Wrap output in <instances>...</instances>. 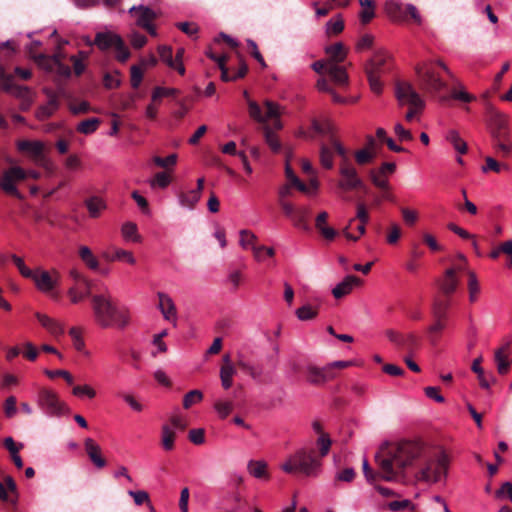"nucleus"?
Returning <instances> with one entry per match:
<instances>
[{
    "mask_svg": "<svg viewBox=\"0 0 512 512\" xmlns=\"http://www.w3.org/2000/svg\"><path fill=\"white\" fill-rule=\"evenodd\" d=\"M425 448L412 441H403L400 443L384 444L375 455V462L378 470L375 472L369 465L367 459L363 460V473L366 480L370 483L378 478L385 481H399L408 467L423 455Z\"/></svg>",
    "mask_w": 512,
    "mask_h": 512,
    "instance_id": "1",
    "label": "nucleus"
},
{
    "mask_svg": "<svg viewBox=\"0 0 512 512\" xmlns=\"http://www.w3.org/2000/svg\"><path fill=\"white\" fill-rule=\"evenodd\" d=\"M95 323L101 328L123 329L129 324L130 316L124 307L114 301L108 289L91 297Z\"/></svg>",
    "mask_w": 512,
    "mask_h": 512,
    "instance_id": "2",
    "label": "nucleus"
},
{
    "mask_svg": "<svg viewBox=\"0 0 512 512\" xmlns=\"http://www.w3.org/2000/svg\"><path fill=\"white\" fill-rule=\"evenodd\" d=\"M441 71L450 78L454 77L450 69L440 60L418 63L415 66V73L419 88L433 96H436L442 90H446L448 85L442 78Z\"/></svg>",
    "mask_w": 512,
    "mask_h": 512,
    "instance_id": "3",
    "label": "nucleus"
},
{
    "mask_svg": "<svg viewBox=\"0 0 512 512\" xmlns=\"http://www.w3.org/2000/svg\"><path fill=\"white\" fill-rule=\"evenodd\" d=\"M332 142L337 154L341 157L339 165L340 179L337 181V188L341 192L339 195L343 200L349 201L350 197L346 195L347 192L357 189L365 190L366 187L351 163L347 149L338 140L333 139Z\"/></svg>",
    "mask_w": 512,
    "mask_h": 512,
    "instance_id": "4",
    "label": "nucleus"
},
{
    "mask_svg": "<svg viewBox=\"0 0 512 512\" xmlns=\"http://www.w3.org/2000/svg\"><path fill=\"white\" fill-rule=\"evenodd\" d=\"M322 460L313 449H300L281 465L284 472L302 474L306 477H317L321 472Z\"/></svg>",
    "mask_w": 512,
    "mask_h": 512,
    "instance_id": "5",
    "label": "nucleus"
},
{
    "mask_svg": "<svg viewBox=\"0 0 512 512\" xmlns=\"http://www.w3.org/2000/svg\"><path fill=\"white\" fill-rule=\"evenodd\" d=\"M325 52L330 57L328 74L331 80L340 87L346 86L348 84V74L345 68L339 64L345 60L347 49L341 42H338L327 46Z\"/></svg>",
    "mask_w": 512,
    "mask_h": 512,
    "instance_id": "6",
    "label": "nucleus"
},
{
    "mask_svg": "<svg viewBox=\"0 0 512 512\" xmlns=\"http://www.w3.org/2000/svg\"><path fill=\"white\" fill-rule=\"evenodd\" d=\"M28 176L38 180L41 174L35 170L25 171L19 166H12L3 171L0 178V188L8 195L17 199H23V195L17 189L16 183L24 181Z\"/></svg>",
    "mask_w": 512,
    "mask_h": 512,
    "instance_id": "7",
    "label": "nucleus"
},
{
    "mask_svg": "<svg viewBox=\"0 0 512 512\" xmlns=\"http://www.w3.org/2000/svg\"><path fill=\"white\" fill-rule=\"evenodd\" d=\"M389 56L382 51L374 53L371 59L365 64V73L368 78V82L371 90L380 94L382 92L381 76L387 71V61Z\"/></svg>",
    "mask_w": 512,
    "mask_h": 512,
    "instance_id": "8",
    "label": "nucleus"
},
{
    "mask_svg": "<svg viewBox=\"0 0 512 512\" xmlns=\"http://www.w3.org/2000/svg\"><path fill=\"white\" fill-rule=\"evenodd\" d=\"M94 43L101 51L114 50L115 58L120 62H125L130 57L129 49L123 39L113 32H98Z\"/></svg>",
    "mask_w": 512,
    "mask_h": 512,
    "instance_id": "9",
    "label": "nucleus"
},
{
    "mask_svg": "<svg viewBox=\"0 0 512 512\" xmlns=\"http://www.w3.org/2000/svg\"><path fill=\"white\" fill-rule=\"evenodd\" d=\"M448 466V455L444 451H436L421 469V479L426 482H438L442 477H446Z\"/></svg>",
    "mask_w": 512,
    "mask_h": 512,
    "instance_id": "10",
    "label": "nucleus"
},
{
    "mask_svg": "<svg viewBox=\"0 0 512 512\" xmlns=\"http://www.w3.org/2000/svg\"><path fill=\"white\" fill-rule=\"evenodd\" d=\"M487 121L492 140L510 139L509 116L495 106L487 104Z\"/></svg>",
    "mask_w": 512,
    "mask_h": 512,
    "instance_id": "11",
    "label": "nucleus"
},
{
    "mask_svg": "<svg viewBox=\"0 0 512 512\" xmlns=\"http://www.w3.org/2000/svg\"><path fill=\"white\" fill-rule=\"evenodd\" d=\"M266 112L262 113L261 107L254 101H249V114L250 116L256 120L257 122L266 124L267 120L271 119L273 121V128L276 130H280L282 128V123L279 119L280 110L278 104L275 102L266 100L265 103Z\"/></svg>",
    "mask_w": 512,
    "mask_h": 512,
    "instance_id": "12",
    "label": "nucleus"
},
{
    "mask_svg": "<svg viewBox=\"0 0 512 512\" xmlns=\"http://www.w3.org/2000/svg\"><path fill=\"white\" fill-rule=\"evenodd\" d=\"M38 405L45 414L50 416H60L66 410V405L59 399L58 394L47 388L39 391Z\"/></svg>",
    "mask_w": 512,
    "mask_h": 512,
    "instance_id": "13",
    "label": "nucleus"
},
{
    "mask_svg": "<svg viewBox=\"0 0 512 512\" xmlns=\"http://www.w3.org/2000/svg\"><path fill=\"white\" fill-rule=\"evenodd\" d=\"M385 335L397 349L405 351L408 355H413L420 346V340L414 333L387 329Z\"/></svg>",
    "mask_w": 512,
    "mask_h": 512,
    "instance_id": "14",
    "label": "nucleus"
},
{
    "mask_svg": "<svg viewBox=\"0 0 512 512\" xmlns=\"http://www.w3.org/2000/svg\"><path fill=\"white\" fill-rule=\"evenodd\" d=\"M395 96L399 105L425 107V102L415 90L414 86L407 81H397L395 85Z\"/></svg>",
    "mask_w": 512,
    "mask_h": 512,
    "instance_id": "15",
    "label": "nucleus"
},
{
    "mask_svg": "<svg viewBox=\"0 0 512 512\" xmlns=\"http://www.w3.org/2000/svg\"><path fill=\"white\" fill-rule=\"evenodd\" d=\"M60 54H55L52 57L45 54L33 55V60L39 67L48 71L55 72L57 75L63 78H69L71 76V69L68 65L64 64L61 60Z\"/></svg>",
    "mask_w": 512,
    "mask_h": 512,
    "instance_id": "16",
    "label": "nucleus"
},
{
    "mask_svg": "<svg viewBox=\"0 0 512 512\" xmlns=\"http://www.w3.org/2000/svg\"><path fill=\"white\" fill-rule=\"evenodd\" d=\"M387 13L394 19L408 21L411 19L416 24H421V16L418 9L412 4H402L396 1L386 3Z\"/></svg>",
    "mask_w": 512,
    "mask_h": 512,
    "instance_id": "17",
    "label": "nucleus"
},
{
    "mask_svg": "<svg viewBox=\"0 0 512 512\" xmlns=\"http://www.w3.org/2000/svg\"><path fill=\"white\" fill-rule=\"evenodd\" d=\"M17 149L21 153L27 154L38 165L46 167L45 144L38 140H18Z\"/></svg>",
    "mask_w": 512,
    "mask_h": 512,
    "instance_id": "18",
    "label": "nucleus"
},
{
    "mask_svg": "<svg viewBox=\"0 0 512 512\" xmlns=\"http://www.w3.org/2000/svg\"><path fill=\"white\" fill-rule=\"evenodd\" d=\"M60 275L57 271H36L32 280L36 287L43 293L49 294L52 298L58 299L59 294L54 291L59 284Z\"/></svg>",
    "mask_w": 512,
    "mask_h": 512,
    "instance_id": "19",
    "label": "nucleus"
},
{
    "mask_svg": "<svg viewBox=\"0 0 512 512\" xmlns=\"http://www.w3.org/2000/svg\"><path fill=\"white\" fill-rule=\"evenodd\" d=\"M335 376L336 374L335 371H332V366L318 368L316 366L310 365L306 371V379L313 385H322L327 381L335 378Z\"/></svg>",
    "mask_w": 512,
    "mask_h": 512,
    "instance_id": "20",
    "label": "nucleus"
},
{
    "mask_svg": "<svg viewBox=\"0 0 512 512\" xmlns=\"http://www.w3.org/2000/svg\"><path fill=\"white\" fill-rule=\"evenodd\" d=\"M0 500L11 505H16L17 503V485L11 476H5L4 483L0 482Z\"/></svg>",
    "mask_w": 512,
    "mask_h": 512,
    "instance_id": "21",
    "label": "nucleus"
},
{
    "mask_svg": "<svg viewBox=\"0 0 512 512\" xmlns=\"http://www.w3.org/2000/svg\"><path fill=\"white\" fill-rule=\"evenodd\" d=\"M236 367L232 363L230 355L226 354L223 356V363L220 368V379L224 389L231 388L233 384V377L236 375Z\"/></svg>",
    "mask_w": 512,
    "mask_h": 512,
    "instance_id": "22",
    "label": "nucleus"
},
{
    "mask_svg": "<svg viewBox=\"0 0 512 512\" xmlns=\"http://www.w3.org/2000/svg\"><path fill=\"white\" fill-rule=\"evenodd\" d=\"M459 280L456 276V269L449 268L445 271L443 280L439 283L440 291L444 297H450L457 289Z\"/></svg>",
    "mask_w": 512,
    "mask_h": 512,
    "instance_id": "23",
    "label": "nucleus"
},
{
    "mask_svg": "<svg viewBox=\"0 0 512 512\" xmlns=\"http://www.w3.org/2000/svg\"><path fill=\"white\" fill-rule=\"evenodd\" d=\"M84 447L89 459L97 468L101 469L106 466V460L101 455V448L92 438L85 439Z\"/></svg>",
    "mask_w": 512,
    "mask_h": 512,
    "instance_id": "24",
    "label": "nucleus"
},
{
    "mask_svg": "<svg viewBox=\"0 0 512 512\" xmlns=\"http://www.w3.org/2000/svg\"><path fill=\"white\" fill-rule=\"evenodd\" d=\"M361 284L362 281L360 278H358L355 275H348L343 279V281H341L333 288L332 294L336 299H340L348 295L352 291L354 286H358Z\"/></svg>",
    "mask_w": 512,
    "mask_h": 512,
    "instance_id": "25",
    "label": "nucleus"
},
{
    "mask_svg": "<svg viewBox=\"0 0 512 512\" xmlns=\"http://www.w3.org/2000/svg\"><path fill=\"white\" fill-rule=\"evenodd\" d=\"M129 12L132 15L137 16L136 23L138 26L144 28L152 23V21L156 18V13L151 10L149 7L140 5L133 6Z\"/></svg>",
    "mask_w": 512,
    "mask_h": 512,
    "instance_id": "26",
    "label": "nucleus"
},
{
    "mask_svg": "<svg viewBox=\"0 0 512 512\" xmlns=\"http://www.w3.org/2000/svg\"><path fill=\"white\" fill-rule=\"evenodd\" d=\"M157 296L159 299L158 307L164 318L168 321H175L177 311L172 298L163 292H158Z\"/></svg>",
    "mask_w": 512,
    "mask_h": 512,
    "instance_id": "27",
    "label": "nucleus"
},
{
    "mask_svg": "<svg viewBox=\"0 0 512 512\" xmlns=\"http://www.w3.org/2000/svg\"><path fill=\"white\" fill-rule=\"evenodd\" d=\"M449 99H454L457 101H461L464 103H470L476 100V97L470 93H468L464 86L459 83L458 86L453 87L450 90V96L442 95L439 97V101L441 103L447 102Z\"/></svg>",
    "mask_w": 512,
    "mask_h": 512,
    "instance_id": "28",
    "label": "nucleus"
},
{
    "mask_svg": "<svg viewBox=\"0 0 512 512\" xmlns=\"http://www.w3.org/2000/svg\"><path fill=\"white\" fill-rule=\"evenodd\" d=\"M357 213L356 217L349 220L348 225L343 230V234L348 240L357 241L360 236H354L353 234L349 233L348 230L352 227V224L355 222L356 219H358L362 223H368L369 222V214L366 209V206L364 203H358L357 204Z\"/></svg>",
    "mask_w": 512,
    "mask_h": 512,
    "instance_id": "29",
    "label": "nucleus"
},
{
    "mask_svg": "<svg viewBox=\"0 0 512 512\" xmlns=\"http://www.w3.org/2000/svg\"><path fill=\"white\" fill-rule=\"evenodd\" d=\"M327 219V212L323 211L319 213L315 219V227L325 239L332 241L335 239L337 231L334 228L326 225Z\"/></svg>",
    "mask_w": 512,
    "mask_h": 512,
    "instance_id": "30",
    "label": "nucleus"
},
{
    "mask_svg": "<svg viewBox=\"0 0 512 512\" xmlns=\"http://www.w3.org/2000/svg\"><path fill=\"white\" fill-rule=\"evenodd\" d=\"M39 323L52 335L59 336L64 333L63 326L55 319L41 313H36Z\"/></svg>",
    "mask_w": 512,
    "mask_h": 512,
    "instance_id": "31",
    "label": "nucleus"
},
{
    "mask_svg": "<svg viewBox=\"0 0 512 512\" xmlns=\"http://www.w3.org/2000/svg\"><path fill=\"white\" fill-rule=\"evenodd\" d=\"M445 139L453 146V148L458 154L464 155L467 153L468 145L466 141L462 139L457 130L450 129L449 131H447Z\"/></svg>",
    "mask_w": 512,
    "mask_h": 512,
    "instance_id": "32",
    "label": "nucleus"
},
{
    "mask_svg": "<svg viewBox=\"0 0 512 512\" xmlns=\"http://www.w3.org/2000/svg\"><path fill=\"white\" fill-rule=\"evenodd\" d=\"M310 216V209L308 207L302 206L297 207L295 210V214L292 216L291 220L294 226L304 230L310 231V225L308 223V217Z\"/></svg>",
    "mask_w": 512,
    "mask_h": 512,
    "instance_id": "33",
    "label": "nucleus"
},
{
    "mask_svg": "<svg viewBox=\"0 0 512 512\" xmlns=\"http://www.w3.org/2000/svg\"><path fill=\"white\" fill-rule=\"evenodd\" d=\"M312 128L316 133L323 136H327L330 145L334 148L332 140H337V138L334 135V127L330 121L325 120L320 122L317 120H313Z\"/></svg>",
    "mask_w": 512,
    "mask_h": 512,
    "instance_id": "34",
    "label": "nucleus"
},
{
    "mask_svg": "<svg viewBox=\"0 0 512 512\" xmlns=\"http://www.w3.org/2000/svg\"><path fill=\"white\" fill-rule=\"evenodd\" d=\"M85 206L91 218H98L101 212L106 209L105 201L98 196H91L86 199Z\"/></svg>",
    "mask_w": 512,
    "mask_h": 512,
    "instance_id": "35",
    "label": "nucleus"
},
{
    "mask_svg": "<svg viewBox=\"0 0 512 512\" xmlns=\"http://www.w3.org/2000/svg\"><path fill=\"white\" fill-rule=\"evenodd\" d=\"M103 258L106 259L109 262H113L116 260L119 261H126L129 264H135L136 259L133 256L132 252L124 250V249H114L113 253L110 252H104L102 254Z\"/></svg>",
    "mask_w": 512,
    "mask_h": 512,
    "instance_id": "36",
    "label": "nucleus"
},
{
    "mask_svg": "<svg viewBox=\"0 0 512 512\" xmlns=\"http://www.w3.org/2000/svg\"><path fill=\"white\" fill-rule=\"evenodd\" d=\"M334 152L337 153L335 148H333L330 143L324 144L322 143L320 145V151H319V159L320 163L323 168L325 169H332L334 162H333V155Z\"/></svg>",
    "mask_w": 512,
    "mask_h": 512,
    "instance_id": "37",
    "label": "nucleus"
},
{
    "mask_svg": "<svg viewBox=\"0 0 512 512\" xmlns=\"http://www.w3.org/2000/svg\"><path fill=\"white\" fill-rule=\"evenodd\" d=\"M507 347H501L495 351L494 360L496 362L497 371L499 374L504 375L508 373L511 361L506 354Z\"/></svg>",
    "mask_w": 512,
    "mask_h": 512,
    "instance_id": "38",
    "label": "nucleus"
},
{
    "mask_svg": "<svg viewBox=\"0 0 512 512\" xmlns=\"http://www.w3.org/2000/svg\"><path fill=\"white\" fill-rule=\"evenodd\" d=\"M450 307L449 297L436 298L433 304L432 313L434 319H447V311Z\"/></svg>",
    "mask_w": 512,
    "mask_h": 512,
    "instance_id": "39",
    "label": "nucleus"
},
{
    "mask_svg": "<svg viewBox=\"0 0 512 512\" xmlns=\"http://www.w3.org/2000/svg\"><path fill=\"white\" fill-rule=\"evenodd\" d=\"M79 257L89 269L94 271L99 269V261L89 247L81 246L79 248Z\"/></svg>",
    "mask_w": 512,
    "mask_h": 512,
    "instance_id": "40",
    "label": "nucleus"
},
{
    "mask_svg": "<svg viewBox=\"0 0 512 512\" xmlns=\"http://www.w3.org/2000/svg\"><path fill=\"white\" fill-rule=\"evenodd\" d=\"M248 472L257 479H267V464L264 461L250 460L247 465Z\"/></svg>",
    "mask_w": 512,
    "mask_h": 512,
    "instance_id": "41",
    "label": "nucleus"
},
{
    "mask_svg": "<svg viewBox=\"0 0 512 512\" xmlns=\"http://www.w3.org/2000/svg\"><path fill=\"white\" fill-rule=\"evenodd\" d=\"M263 133L265 141L267 145L270 147V149L275 153H279L282 149V145L277 135L272 131L271 127L265 124L263 126Z\"/></svg>",
    "mask_w": 512,
    "mask_h": 512,
    "instance_id": "42",
    "label": "nucleus"
},
{
    "mask_svg": "<svg viewBox=\"0 0 512 512\" xmlns=\"http://www.w3.org/2000/svg\"><path fill=\"white\" fill-rule=\"evenodd\" d=\"M161 444L166 451H170L174 448V441L176 433L168 426L163 425L161 429Z\"/></svg>",
    "mask_w": 512,
    "mask_h": 512,
    "instance_id": "43",
    "label": "nucleus"
},
{
    "mask_svg": "<svg viewBox=\"0 0 512 512\" xmlns=\"http://www.w3.org/2000/svg\"><path fill=\"white\" fill-rule=\"evenodd\" d=\"M446 327L445 319H435V322L428 327V338L432 344H436L438 341L441 332Z\"/></svg>",
    "mask_w": 512,
    "mask_h": 512,
    "instance_id": "44",
    "label": "nucleus"
},
{
    "mask_svg": "<svg viewBox=\"0 0 512 512\" xmlns=\"http://www.w3.org/2000/svg\"><path fill=\"white\" fill-rule=\"evenodd\" d=\"M369 178L373 185L380 190H387L390 188L387 176L383 175L376 169L369 170Z\"/></svg>",
    "mask_w": 512,
    "mask_h": 512,
    "instance_id": "45",
    "label": "nucleus"
},
{
    "mask_svg": "<svg viewBox=\"0 0 512 512\" xmlns=\"http://www.w3.org/2000/svg\"><path fill=\"white\" fill-rule=\"evenodd\" d=\"M99 124H100V120L98 118H88V119L81 121L77 125L76 130L79 133L89 135L98 129Z\"/></svg>",
    "mask_w": 512,
    "mask_h": 512,
    "instance_id": "46",
    "label": "nucleus"
},
{
    "mask_svg": "<svg viewBox=\"0 0 512 512\" xmlns=\"http://www.w3.org/2000/svg\"><path fill=\"white\" fill-rule=\"evenodd\" d=\"M122 236L127 241L140 242L141 238L137 233V225L133 222H126L121 228Z\"/></svg>",
    "mask_w": 512,
    "mask_h": 512,
    "instance_id": "47",
    "label": "nucleus"
},
{
    "mask_svg": "<svg viewBox=\"0 0 512 512\" xmlns=\"http://www.w3.org/2000/svg\"><path fill=\"white\" fill-rule=\"evenodd\" d=\"M493 147L501 157H508L512 152V143L510 139L492 140Z\"/></svg>",
    "mask_w": 512,
    "mask_h": 512,
    "instance_id": "48",
    "label": "nucleus"
},
{
    "mask_svg": "<svg viewBox=\"0 0 512 512\" xmlns=\"http://www.w3.org/2000/svg\"><path fill=\"white\" fill-rule=\"evenodd\" d=\"M318 315V310L311 305H303L296 310V316L301 321L312 320Z\"/></svg>",
    "mask_w": 512,
    "mask_h": 512,
    "instance_id": "49",
    "label": "nucleus"
},
{
    "mask_svg": "<svg viewBox=\"0 0 512 512\" xmlns=\"http://www.w3.org/2000/svg\"><path fill=\"white\" fill-rule=\"evenodd\" d=\"M179 94V90L175 88L155 87L152 93V101L157 102L162 97H175Z\"/></svg>",
    "mask_w": 512,
    "mask_h": 512,
    "instance_id": "50",
    "label": "nucleus"
},
{
    "mask_svg": "<svg viewBox=\"0 0 512 512\" xmlns=\"http://www.w3.org/2000/svg\"><path fill=\"white\" fill-rule=\"evenodd\" d=\"M200 195L197 192H193L192 190L188 193H181L179 196L180 204L184 207L193 209L196 203L200 200Z\"/></svg>",
    "mask_w": 512,
    "mask_h": 512,
    "instance_id": "51",
    "label": "nucleus"
},
{
    "mask_svg": "<svg viewBox=\"0 0 512 512\" xmlns=\"http://www.w3.org/2000/svg\"><path fill=\"white\" fill-rule=\"evenodd\" d=\"M331 444L332 441L329 435L326 433H321V435L317 439V445L319 447V455L317 456L320 457L321 460L329 453Z\"/></svg>",
    "mask_w": 512,
    "mask_h": 512,
    "instance_id": "52",
    "label": "nucleus"
},
{
    "mask_svg": "<svg viewBox=\"0 0 512 512\" xmlns=\"http://www.w3.org/2000/svg\"><path fill=\"white\" fill-rule=\"evenodd\" d=\"M376 156L375 151L361 149L355 152V161L358 165H366L371 163Z\"/></svg>",
    "mask_w": 512,
    "mask_h": 512,
    "instance_id": "53",
    "label": "nucleus"
},
{
    "mask_svg": "<svg viewBox=\"0 0 512 512\" xmlns=\"http://www.w3.org/2000/svg\"><path fill=\"white\" fill-rule=\"evenodd\" d=\"M234 365L235 367H238L243 371L247 372L255 380H258L261 377V370L253 367L252 365L244 361V359L241 357L236 361V364Z\"/></svg>",
    "mask_w": 512,
    "mask_h": 512,
    "instance_id": "54",
    "label": "nucleus"
},
{
    "mask_svg": "<svg viewBox=\"0 0 512 512\" xmlns=\"http://www.w3.org/2000/svg\"><path fill=\"white\" fill-rule=\"evenodd\" d=\"M11 259L23 277L28 279H32V277H34L36 271H33L30 268H28L21 257L13 254L11 256Z\"/></svg>",
    "mask_w": 512,
    "mask_h": 512,
    "instance_id": "55",
    "label": "nucleus"
},
{
    "mask_svg": "<svg viewBox=\"0 0 512 512\" xmlns=\"http://www.w3.org/2000/svg\"><path fill=\"white\" fill-rule=\"evenodd\" d=\"M203 399V393L200 390H191L183 398V407L189 409L192 405Z\"/></svg>",
    "mask_w": 512,
    "mask_h": 512,
    "instance_id": "56",
    "label": "nucleus"
},
{
    "mask_svg": "<svg viewBox=\"0 0 512 512\" xmlns=\"http://www.w3.org/2000/svg\"><path fill=\"white\" fill-rule=\"evenodd\" d=\"M468 276H469V280H468L469 299L471 302H475L477 299V296L480 292V287H479L478 280H477L474 272H469Z\"/></svg>",
    "mask_w": 512,
    "mask_h": 512,
    "instance_id": "57",
    "label": "nucleus"
},
{
    "mask_svg": "<svg viewBox=\"0 0 512 512\" xmlns=\"http://www.w3.org/2000/svg\"><path fill=\"white\" fill-rule=\"evenodd\" d=\"M214 408L217 411L220 418H226L233 410L234 405L232 401H216Z\"/></svg>",
    "mask_w": 512,
    "mask_h": 512,
    "instance_id": "58",
    "label": "nucleus"
},
{
    "mask_svg": "<svg viewBox=\"0 0 512 512\" xmlns=\"http://www.w3.org/2000/svg\"><path fill=\"white\" fill-rule=\"evenodd\" d=\"M286 177L290 181L291 185L296 187L299 191L303 193L308 192V187L305 183H303L293 172L289 165L286 166Z\"/></svg>",
    "mask_w": 512,
    "mask_h": 512,
    "instance_id": "59",
    "label": "nucleus"
},
{
    "mask_svg": "<svg viewBox=\"0 0 512 512\" xmlns=\"http://www.w3.org/2000/svg\"><path fill=\"white\" fill-rule=\"evenodd\" d=\"M69 289L75 290V291L77 290L78 292L84 293L85 295L89 296L90 298L94 295V294H92V283L88 278H86L80 282L73 283Z\"/></svg>",
    "mask_w": 512,
    "mask_h": 512,
    "instance_id": "60",
    "label": "nucleus"
},
{
    "mask_svg": "<svg viewBox=\"0 0 512 512\" xmlns=\"http://www.w3.org/2000/svg\"><path fill=\"white\" fill-rule=\"evenodd\" d=\"M389 510L393 512L404 511L407 509H414V505L410 500H395L388 503Z\"/></svg>",
    "mask_w": 512,
    "mask_h": 512,
    "instance_id": "61",
    "label": "nucleus"
},
{
    "mask_svg": "<svg viewBox=\"0 0 512 512\" xmlns=\"http://www.w3.org/2000/svg\"><path fill=\"white\" fill-rule=\"evenodd\" d=\"M257 240V237L254 233H252L249 230H241L240 231V245L243 248L253 247L255 245V241Z\"/></svg>",
    "mask_w": 512,
    "mask_h": 512,
    "instance_id": "62",
    "label": "nucleus"
},
{
    "mask_svg": "<svg viewBox=\"0 0 512 512\" xmlns=\"http://www.w3.org/2000/svg\"><path fill=\"white\" fill-rule=\"evenodd\" d=\"M158 54L160 59L165 62L169 67H174L173 51L170 46H159Z\"/></svg>",
    "mask_w": 512,
    "mask_h": 512,
    "instance_id": "63",
    "label": "nucleus"
},
{
    "mask_svg": "<svg viewBox=\"0 0 512 512\" xmlns=\"http://www.w3.org/2000/svg\"><path fill=\"white\" fill-rule=\"evenodd\" d=\"M422 241L432 252H439L443 250V247L438 243L436 238L428 232H424L422 234Z\"/></svg>",
    "mask_w": 512,
    "mask_h": 512,
    "instance_id": "64",
    "label": "nucleus"
}]
</instances>
